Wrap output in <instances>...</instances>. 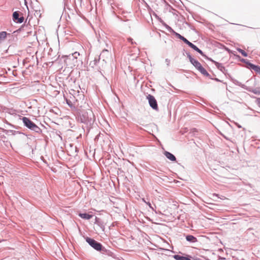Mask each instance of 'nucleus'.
Wrapping results in <instances>:
<instances>
[{
    "label": "nucleus",
    "instance_id": "6ab92c4d",
    "mask_svg": "<svg viewBox=\"0 0 260 260\" xmlns=\"http://www.w3.org/2000/svg\"><path fill=\"white\" fill-rule=\"evenodd\" d=\"M176 36H177L179 39H180V40H181V39H182V38H183V36H182L181 35H180V34H176Z\"/></svg>",
    "mask_w": 260,
    "mask_h": 260
},
{
    "label": "nucleus",
    "instance_id": "412c9836",
    "mask_svg": "<svg viewBox=\"0 0 260 260\" xmlns=\"http://www.w3.org/2000/svg\"><path fill=\"white\" fill-rule=\"evenodd\" d=\"M132 39H128V41H132Z\"/></svg>",
    "mask_w": 260,
    "mask_h": 260
},
{
    "label": "nucleus",
    "instance_id": "4468645a",
    "mask_svg": "<svg viewBox=\"0 0 260 260\" xmlns=\"http://www.w3.org/2000/svg\"><path fill=\"white\" fill-rule=\"evenodd\" d=\"M190 47H191L192 49H193V50L197 51V52L198 51H199V50H200V49H199L196 46H195L194 44H193L192 43V44L190 46Z\"/></svg>",
    "mask_w": 260,
    "mask_h": 260
},
{
    "label": "nucleus",
    "instance_id": "f8f14e48",
    "mask_svg": "<svg viewBox=\"0 0 260 260\" xmlns=\"http://www.w3.org/2000/svg\"><path fill=\"white\" fill-rule=\"evenodd\" d=\"M181 40L183 41L185 44L188 45L189 47L192 44V43L190 42L189 41H188L184 37H183V38H182Z\"/></svg>",
    "mask_w": 260,
    "mask_h": 260
},
{
    "label": "nucleus",
    "instance_id": "2eb2a0df",
    "mask_svg": "<svg viewBox=\"0 0 260 260\" xmlns=\"http://www.w3.org/2000/svg\"><path fill=\"white\" fill-rule=\"evenodd\" d=\"M253 69L257 71H260V67H257V66H253Z\"/></svg>",
    "mask_w": 260,
    "mask_h": 260
},
{
    "label": "nucleus",
    "instance_id": "7ed1b4c3",
    "mask_svg": "<svg viewBox=\"0 0 260 260\" xmlns=\"http://www.w3.org/2000/svg\"><path fill=\"white\" fill-rule=\"evenodd\" d=\"M86 241L90 246H91L95 249L99 251L101 250L102 245L100 243L96 242L94 239H91L90 238H87L86 239Z\"/></svg>",
    "mask_w": 260,
    "mask_h": 260
},
{
    "label": "nucleus",
    "instance_id": "a211bd4d",
    "mask_svg": "<svg viewBox=\"0 0 260 260\" xmlns=\"http://www.w3.org/2000/svg\"><path fill=\"white\" fill-rule=\"evenodd\" d=\"M73 56H74L76 58H77V56L79 55V53L77 52H75L74 53L72 54Z\"/></svg>",
    "mask_w": 260,
    "mask_h": 260
},
{
    "label": "nucleus",
    "instance_id": "aec40b11",
    "mask_svg": "<svg viewBox=\"0 0 260 260\" xmlns=\"http://www.w3.org/2000/svg\"><path fill=\"white\" fill-rule=\"evenodd\" d=\"M199 51H198V52H199L200 54H201L202 55H204V53L203 52H202V50H201L200 49L199 50Z\"/></svg>",
    "mask_w": 260,
    "mask_h": 260
},
{
    "label": "nucleus",
    "instance_id": "9d476101",
    "mask_svg": "<svg viewBox=\"0 0 260 260\" xmlns=\"http://www.w3.org/2000/svg\"><path fill=\"white\" fill-rule=\"evenodd\" d=\"M174 257L176 260H191L190 258H189L187 257L183 256L180 255H174Z\"/></svg>",
    "mask_w": 260,
    "mask_h": 260
},
{
    "label": "nucleus",
    "instance_id": "ddd939ff",
    "mask_svg": "<svg viewBox=\"0 0 260 260\" xmlns=\"http://www.w3.org/2000/svg\"><path fill=\"white\" fill-rule=\"evenodd\" d=\"M181 40L183 41L185 44L188 45L189 47L192 44V43L190 42L189 41H188L184 37H183V38H182Z\"/></svg>",
    "mask_w": 260,
    "mask_h": 260
},
{
    "label": "nucleus",
    "instance_id": "39448f33",
    "mask_svg": "<svg viewBox=\"0 0 260 260\" xmlns=\"http://www.w3.org/2000/svg\"><path fill=\"white\" fill-rule=\"evenodd\" d=\"M19 12L17 11H15L13 14V19L14 21H16L18 23H22L24 21V17L23 16H21L19 17Z\"/></svg>",
    "mask_w": 260,
    "mask_h": 260
},
{
    "label": "nucleus",
    "instance_id": "f3484780",
    "mask_svg": "<svg viewBox=\"0 0 260 260\" xmlns=\"http://www.w3.org/2000/svg\"><path fill=\"white\" fill-rule=\"evenodd\" d=\"M256 103L257 104V105L260 107V98L256 99Z\"/></svg>",
    "mask_w": 260,
    "mask_h": 260
},
{
    "label": "nucleus",
    "instance_id": "dca6fc26",
    "mask_svg": "<svg viewBox=\"0 0 260 260\" xmlns=\"http://www.w3.org/2000/svg\"><path fill=\"white\" fill-rule=\"evenodd\" d=\"M142 201L148 205L150 208H151V204L149 202H147L144 199H142Z\"/></svg>",
    "mask_w": 260,
    "mask_h": 260
},
{
    "label": "nucleus",
    "instance_id": "423d86ee",
    "mask_svg": "<svg viewBox=\"0 0 260 260\" xmlns=\"http://www.w3.org/2000/svg\"><path fill=\"white\" fill-rule=\"evenodd\" d=\"M165 155L170 160H171V161H175V160H176L175 156L173 154L171 153L170 152L166 151L165 152Z\"/></svg>",
    "mask_w": 260,
    "mask_h": 260
},
{
    "label": "nucleus",
    "instance_id": "f257e3e1",
    "mask_svg": "<svg viewBox=\"0 0 260 260\" xmlns=\"http://www.w3.org/2000/svg\"><path fill=\"white\" fill-rule=\"evenodd\" d=\"M190 61L191 63L201 72L202 74L204 75H208V73L207 71L202 66L201 64L198 60L190 57Z\"/></svg>",
    "mask_w": 260,
    "mask_h": 260
},
{
    "label": "nucleus",
    "instance_id": "9b49d317",
    "mask_svg": "<svg viewBox=\"0 0 260 260\" xmlns=\"http://www.w3.org/2000/svg\"><path fill=\"white\" fill-rule=\"evenodd\" d=\"M237 50L239 52H240V53H241V54L244 56V57H246L247 56V53L245 51H244L243 50L241 49H240V48H238L237 49Z\"/></svg>",
    "mask_w": 260,
    "mask_h": 260
},
{
    "label": "nucleus",
    "instance_id": "f03ea898",
    "mask_svg": "<svg viewBox=\"0 0 260 260\" xmlns=\"http://www.w3.org/2000/svg\"><path fill=\"white\" fill-rule=\"evenodd\" d=\"M22 120L25 125L29 129L35 131H37L38 129H39V127L33 122H32L29 118L24 117L22 118Z\"/></svg>",
    "mask_w": 260,
    "mask_h": 260
},
{
    "label": "nucleus",
    "instance_id": "6e6552de",
    "mask_svg": "<svg viewBox=\"0 0 260 260\" xmlns=\"http://www.w3.org/2000/svg\"><path fill=\"white\" fill-rule=\"evenodd\" d=\"M79 216L82 218L86 219H89L92 217V215H89L87 213H80L79 214Z\"/></svg>",
    "mask_w": 260,
    "mask_h": 260
},
{
    "label": "nucleus",
    "instance_id": "4be33fe9",
    "mask_svg": "<svg viewBox=\"0 0 260 260\" xmlns=\"http://www.w3.org/2000/svg\"><path fill=\"white\" fill-rule=\"evenodd\" d=\"M86 121H87V119H84V121H84V122H86Z\"/></svg>",
    "mask_w": 260,
    "mask_h": 260
},
{
    "label": "nucleus",
    "instance_id": "1a4fd4ad",
    "mask_svg": "<svg viewBox=\"0 0 260 260\" xmlns=\"http://www.w3.org/2000/svg\"><path fill=\"white\" fill-rule=\"evenodd\" d=\"M7 33L6 31L0 32V43L5 40L7 37Z\"/></svg>",
    "mask_w": 260,
    "mask_h": 260
},
{
    "label": "nucleus",
    "instance_id": "0eeeda50",
    "mask_svg": "<svg viewBox=\"0 0 260 260\" xmlns=\"http://www.w3.org/2000/svg\"><path fill=\"white\" fill-rule=\"evenodd\" d=\"M186 239L187 241L191 242H197V239L196 237L192 235H188L186 237Z\"/></svg>",
    "mask_w": 260,
    "mask_h": 260
},
{
    "label": "nucleus",
    "instance_id": "20e7f679",
    "mask_svg": "<svg viewBox=\"0 0 260 260\" xmlns=\"http://www.w3.org/2000/svg\"><path fill=\"white\" fill-rule=\"evenodd\" d=\"M147 99L148 100L149 104L150 106L154 110H157L158 106L157 102L155 99V98L150 94H149L147 96Z\"/></svg>",
    "mask_w": 260,
    "mask_h": 260
}]
</instances>
